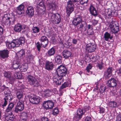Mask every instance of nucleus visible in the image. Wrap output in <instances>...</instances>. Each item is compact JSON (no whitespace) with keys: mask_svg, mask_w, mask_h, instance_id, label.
Returning a JSON list of instances; mask_svg holds the SVG:
<instances>
[{"mask_svg":"<svg viewBox=\"0 0 121 121\" xmlns=\"http://www.w3.org/2000/svg\"><path fill=\"white\" fill-rule=\"evenodd\" d=\"M72 22L75 27H76L78 30L81 32H84L87 30L88 34L89 35H92L93 32L92 31L90 32L89 30L92 28V26L90 24H87L86 22L82 20V17L80 15L76 16L73 18Z\"/></svg>","mask_w":121,"mask_h":121,"instance_id":"obj_1","label":"nucleus"},{"mask_svg":"<svg viewBox=\"0 0 121 121\" xmlns=\"http://www.w3.org/2000/svg\"><path fill=\"white\" fill-rule=\"evenodd\" d=\"M2 22L5 26H10L15 24L17 17L15 15L10 16V14L6 12H3Z\"/></svg>","mask_w":121,"mask_h":121,"instance_id":"obj_2","label":"nucleus"},{"mask_svg":"<svg viewBox=\"0 0 121 121\" xmlns=\"http://www.w3.org/2000/svg\"><path fill=\"white\" fill-rule=\"evenodd\" d=\"M26 80L27 82L31 86L38 87L40 85V84L35 78L31 75L30 73H29L26 76Z\"/></svg>","mask_w":121,"mask_h":121,"instance_id":"obj_3","label":"nucleus"},{"mask_svg":"<svg viewBox=\"0 0 121 121\" xmlns=\"http://www.w3.org/2000/svg\"><path fill=\"white\" fill-rule=\"evenodd\" d=\"M67 69L65 65H61L58 66L57 69L56 75L65 77L67 73Z\"/></svg>","mask_w":121,"mask_h":121,"instance_id":"obj_4","label":"nucleus"},{"mask_svg":"<svg viewBox=\"0 0 121 121\" xmlns=\"http://www.w3.org/2000/svg\"><path fill=\"white\" fill-rule=\"evenodd\" d=\"M109 27L112 32L114 34L117 33L119 31V25L115 21H112L110 22Z\"/></svg>","mask_w":121,"mask_h":121,"instance_id":"obj_5","label":"nucleus"},{"mask_svg":"<svg viewBox=\"0 0 121 121\" xmlns=\"http://www.w3.org/2000/svg\"><path fill=\"white\" fill-rule=\"evenodd\" d=\"M85 114V111L81 108H78L74 116L73 120L74 121H78L82 118V116Z\"/></svg>","mask_w":121,"mask_h":121,"instance_id":"obj_6","label":"nucleus"},{"mask_svg":"<svg viewBox=\"0 0 121 121\" xmlns=\"http://www.w3.org/2000/svg\"><path fill=\"white\" fill-rule=\"evenodd\" d=\"M74 6L73 3L71 2V0H69L67 2L66 7V12L69 16L74 11Z\"/></svg>","mask_w":121,"mask_h":121,"instance_id":"obj_7","label":"nucleus"},{"mask_svg":"<svg viewBox=\"0 0 121 121\" xmlns=\"http://www.w3.org/2000/svg\"><path fill=\"white\" fill-rule=\"evenodd\" d=\"M51 19L54 24H57L60 22L61 18L60 15L58 13H53L51 16Z\"/></svg>","mask_w":121,"mask_h":121,"instance_id":"obj_8","label":"nucleus"},{"mask_svg":"<svg viewBox=\"0 0 121 121\" xmlns=\"http://www.w3.org/2000/svg\"><path fill=\"white\" fill-rule=\"evenodd\" d=\"M43 104L44 108L48 110L52 108L54 106V103L51 100L44 101Z\"/></svg>","mask_w":121,"mask_h":121,"instance_id":"obj_9","label":"nucleus"},{"mask_svg":"<svg viewBox=\"0 0 121 121\" xmlns=\"http://www.w3.org/2000/svg\"><path fill=\"white\" fill-rule=\"evenodd\" d=\"M39 40L41 43L42 47L45 48L48 45L49 43V40L47 37L44 35L42 36Z\"/></svg>","mask_w":121,"mask_h":121,"instance_id":"obj_10","label":"nucleus"},{"mask_svg":"<svg viewBox=\"0 0 121 121\" xmlns=\"http://www.w3.org/2000/svg\"><path fill=\"white\" fill-rule=\"evenodd\" d=\"M96 46L94 43H90L86 45V50L88 53L94 52L96 49Z\"/></svg>","mask_w":121,"mask_h":121,"instance_id":"obj_11","label":"nucleus"},{"mask_svg":"<svg viewBox=\"0 0 121 121\" xmlns=\"http://www.w3.org/2000/svg\"><path fill=\"white\" fill-rule=\"evenodd\" d=\"M24 107V104L23 102L22 103L19 101L17 103L14 110V111L16 113H18L22 111Z\"/></svg>","mask_w":121,"mask_h":121,"instance_id":"obj_12","label":"nucleus"},{"mask_svg":"<svg viewBox=\"0 0 121 121\" xmlns=\"http://www.w3.org/2000/svg\"><path fill=\"white\" fill-rule=\"evenodd\" d=\"M30 102L33 104H37L39 103L40 101V98L35 95L31 96L29 98Z\"/></svg>","mask_w":121,"mask_h":121,"instance_id":"obj_13","label":"nucleus"},{"mask_svg":"<svg viewBox=\"0 0 121 121\" xmlns=\"http://www.w3.org/2000/svg\"><path fill=\"white\" fill-rule=\"evenodd\" d=\"M64 77L59 76L56 75L54 77V78L53 80L54 82L56 85H60L61 83H62L64 82V79L63 78Z\"/></svg>","mask_w":121,"mask_h":121,"instance_id":"obj_14","label":"nucleus"},{"mask_svg":"<svg viewBox=\"0 0 121 121\" xmlns=\"http://www.w3.org/2000/svg\"><path fill=\"white\" fill-rule=\"evenodd\" d=\"M9 51L7 49H4L0 51V58L1 59H5L9 56Z\"/></svg>","mask_w":121,"mask_h":121,"instance_id":"obj_15","label":"nucleus"},{"mask_svg":"<svg viewBox=\"0 0 121 121\" xmlns=\"http://www.w3.org/2000/svg\"><path fill=\"white\" fill-rule=\"evenodd\" d=\"M16 42L15 39H13L11 42L6 41L5 43L8 49H12L15 47H18Z\"/></svg>","mask_w":121,"mask_h":121,"instance_id":"obj_16","label":"nucleus"},{"mask_svg":"<svg viewBox=\"0 0 121 121\" xmlns=\"http://www.w3.org/2000/svg\"><path fill=\"white\" fill-rule=\"evenodd\" d=\"M117 82V81L114 78H111L108 81L107 85L108 87L114 88L116 86Z\"/></svg>","mask_w":121,"mask_h":121,"instance_id":"obj_17","label":"nucleus"},{"mask_svg":"<svg viewBox=\"0 0 121 121\" xmlns=\"http://www.w3.org/2000/svg\"><path fill=\"white\" fill-rule=\"evenodd\" d=\"M113 69L112 67H109L104 72V75L106 78H108L111 76Z\"/></svg>","mask_w":121,"mask_h":121,"instance_id":"obj_18","label":"nucleus"},{"mask_svg":"<svg viewBox=\"0 0 121 121\" xmlns=\"http://www.w3.org/2000/svg\"><path fill=\"white\" fill-rule=\"evenodd\" d=\"M5 97L4 98L10 102L13 99V96L11 93V91L10 90L4 92Z\"/></svg>","mask_w":121,"mask_h":121,"instance_id":"obj_19","label":"nucleus"},{"mask_svg":"<svg viewBox=\"0 0 121 121\" xmlns=\"http://www.w3.org/2000/svg\"><path fill=\"white\" fill-rule=\"evenodd\" d=\"M54 66L52 62L46 61L45 62V69L49 71L52 70L53 69Z\"/></svg>","mask_w":121,"mask_h":121,"instance_id":"obj_20","label":"nucleus"},{"mask_svg":"<svg viewBox=\"0 0 121 121\" xmlns=\"http://www.w3.org/2000/svg\"><path fill=\"white\" fill-rule=\"evenodd\" d=\"M25 56L27 60L30 62L32 61L34 58V57L32 54L31 51L29 50H27Z\"/></svg>","mask_w":121,"mask_h":121,"instance_id":"obj_21","label":"nucleus"},{"mask_svg":"<svg viewBox=\"0 0 121 121\" xmlns=\"http://www.w3.org/2000/svg\"><path fill=\"white\" fill-rule=\"evenodd\" d=\"M106 11L107 12L106 13V17L108 18H110L112 17L116 16L117 15L116 12H115L110 9L106 10Z\"/></svg>","mask_w":121,"mask_h":121,"instance_id":"obj_22","label":"nucleus"},{"mask_svg":"<svg viewBox=\"0 0 121 121\" xmlns=\"http://www.w3.org/2000/svg\"><path fill=\"white\" fill-rule=\"evenodd\" d=\"M26 14L29 15V17H32L34 15V11L33 7L31 6H28L26 11Z\"/></svg>","mask_w":121,"mask_h":121,"instance_id":"obj_23","label":"nucleus"},{"mask_svg":"<svg viewBox=\"0 0 121 121\" xmlns=\"http://www.w3.org/2000/svg\"><path fill=\"white\" fill-rule=\"evenodd\" d=\"M24 6L22 4L19 5L16 8V13L19 15L23 14L24 12Z\"/></svg>","mask_w":121,"mask_h":121,"instance_id":"obj_24","label":"nucleus"},{"mask_svg":"<svg viewBox=\"0 0 121 121\" xmlns=\"http://www.w3.org/2000/svg\"><path fill=\"white\" fill-rule=\"evenodd\" d=\"M47 5L48 10L52 9V11H54L55 8L57 7L55 4L51 2H48L47 4Z\"/></svg>","mask_w":121,"mask_h":121,"instance_id":"obj_25","label":"nucleus"},{"mask_svg":"<svg viewBox=\"0 0 121 121\" xmlns=\"http://www.w3.org/2000/svg\"><path fill=\"white\" fill-rule=\"evenodd\" d=\"M71 55V53L70 51L67 50H65L62 52V56L65 59L70 57Z\"/></svg>","mask_w":121,"mask_h":121,"instance_id":"obj_26","label":"nucleus"},{"mask_svg":"<svg viewBox=\"0 0 121 121\" xmlns=\"http://www.w3.org/2000/svg\"><path fill=\"white\" fill-rule=\"evenodd\" d=\"M20 64V59H16L13 61L12 66L14 69H17L19 68Z\"/></svg>","mask_w":121,"mask_h":121,"instance_id":"obj_27","label":"nucleus"},{"mask_svg":"<svg viewBox=\"0 0 121 121\" xmlns=\"http://www.w3.org/2000/svg\"><path fill=\"white\" fill-rule=\"evenodd\" d=\"M23 28L22 25L19 23H17L14 26V30L16 32H20L22 29Z\"/></svg>","mask_w":121,"mask_h":121,"instance_id":"obj_28","label":"nucleus"},{"mask_svg":"<svg viewBox=\"0 0 121 121\" xmlns=\"http://www.w3.org/2000/svg\"><path fill=\"white\" fill-rule=\"evenodd\" d=\"M89 10L91 14L95 17H96L97 16V13L96 10L95 8L92 5L90 6Z\"/></svg>","mask_w":121,"mask_h":121,"instance_id":"obj_29","label":"nucleus"},{"mask_svg":"<svg viewBox=\"0 0 121 121\" xmlns=\"http://www.w3.org/2000/svg\"><path fill=\"white\" fill-rule=\"evenodd\" d=\"M108 105L109 107L114 108L118 107L119 105L116 102L112 101H110L109 102Z\"/></svg>","mask_w":121,"mask_h":121,"instance_id":"obj_30","label":"nucleus"},{"mask_svg":"<svg viewBox=\"0 0 121 121\" xmlns=\"http://www.w3.org/2000/svg\"><path fill=\"white\" fill-rule=\"evenodd\" d=\"M17 44L18 47L20 45H22V44H23L25 42V39L24 37H20L19 39H15Z\"/></svg>","mask_w":121,"mask_h":121,"instance_id":"obj_31","label":"nucleus"},{"mask_svg":"<svg viewBox=\"0 0 121 121\" xmlns=\"http://www.w3.org/2000/svg\"><path fill=\"white\" fill-rule=\"evenodd\" d=\"M14 106V104L12 102H11L9 103L8 104V107L5 110V112H12Z\"/></svg>","mask_w":121,"mask_h":121,"instance_id":"obj_32","label":"nucleus"},{"mask_svg":"<svg viewBox=\"0 0 121 121\" xmlns=\"http://www.w3.org/2000/svg\"><path fill=\"white\" fill-rule=\"evenodd\" d=\"M6 116L5 117V118L7 121L12 120V121L14 119V116L12 112H6Z\"/></svg>","mask_w":121,"mask_h":121,"instance_id":"obj_33","label":"nucleus"},{"mask_svg":"<svg viewBox=\"0 0 121 121\" xmlns=\"http://www.w3.org/2000/svg\"><path fill=\"white\" fill-rule=\"evenodd\" d=\"M113 37L112 35H111V34L108 32H106L104 34V38L106 41H108L109 39L110 40L112 39Z\"/></svg>","mask_w":121,"mask_h":121,"instance_id":"obj_34","label":"nucleus"},{"mask_svg":"<svg viewBox=\"0 0 121 121\" xmlns=\"http://www.w3.org/2000/svg\"><path fill=\"white\" fill-rule=\"evenodd\" d=\"M44 96L46 98L50 97L52 94L51 90L46 89L44 91Z\"/></svg>","mask_w":121,"mask_h":121,"instance_id":"obj_35","label":"nucleus"},{"mask_svg":"<svg viewBox=\"0 0 121 121\" xmlns=\"http://www.w3.org/2000/svg\"><path fill=\"white\" fill-rule=\"evenodd\" d=\"M17 97L19 100V101L23 99V93L22 90H18L17 92L16 93Z\"/></svg>","mask_w":121,"mask_h":121,"instance_id":"obj_36","label":"nucleus"},{"mask_svg":"<svg viewBox=\"0 0 121 121\" xmlns=\"http://www.w3.org/2000/svg\"><path fill=\"white\" fill-rule=\"evenodd\" d=\"M55 52V50L53 47H52L47 52V54L48 57L53 55Z\"/></svg>","mask_w":121,"mask_h":121,"instance_id":"obj_37","label":"nucleus"},{"mask_svg":"<svg viewBox=\"0 0 121 121\" xmlns=\"http://www.w3.org/2000/svg\"><path fill=\"white\" fill-rule=\"evenodd\" d=\"M17 55L18 57L21 58H23L25 55V51L23 49L21 50L17 53Z\"/></svg>","mask_w":121,"mask_h":121,"instance_id":"obj_38","label":"nucleus"},{"mask_svg":"<svg viewBox=\"0 0 121 121\" xmlns=\"http://www.w3.org/2000/svg\"><path fill=\"white\" fill-rule=\"evenodd\" d=\"M56 62L58 64L61 63L62 61V58L61 56L57 55L56 56L55 58Z\"/></svg>","mask_w":121,"mask_h":121,"instance_id":"obj_39","label":"nucleus"},{"mask_svg":"<svg viewBox=\"0 0 121 121\" xmlns=\"http://www.w3.org/2000/svg\"><path fill=\"white\" fill-rule=\"evenodd\" d=\"M5 90L4 91H9L10 90L9 87L6 86L4 84L1 86V84L0 83V93L3 91Z\"/></svg>","mask_w":121,"mask_h":121,"instance_id":"obj_40","label":"nucleus"},{"mask_svg":"<svg viewBox=\"0 0 121 121\" xmlns=\"http://www.w3.org/2000/svg\"><path fill=\"white\" fill-rule=\"evenodd\" d=\"M28 67L26 64L22 65L20 67V70L21 72H26L28 69Z\"/></svg>","mask_w":121,"mask_h":121,"instance_id":"obj_41","label":"nucleus"},{"mask_svg":"<svg viewBox=\"0 0 121 121\" xmlns=\"http://www.w3.org/2000/svg\"><path fill=\"white\" fill-rule=\"evenodd\" d=\"M70 85H71V84H70L69 82H66L62 84L60 87L59 89L60 90H62L63 89L68 87Z\"/></svg>","mask_w":121,"mask_h":121,"instance_id":"obj_42","label":"nucleus"},{"mask_svg":"<svg viewBox=\"0 0 121 121\" xmlns=\"http://www.w3.org/2000/svg\"><path fill=\"white\" fill-rule=\"evenodd\" d=\"M92 67V64L90 63L87 66L86 70V72L89 73L88 74H92V72L90 70L91 69Z\"/></svg>","mask_w":121,"mask_h":121,"instance_id":"obj_43","label":"nucleus"},{"mask_svg":"<svg viewBox=\"0 0 121 121\" xmlns=\"http://www.w3.org/2000/svg\"><path fill=\"white\" fill-rule=\"evenodd\" d=\"M38 5L41 8H43V10H45V8H46L45 4L42 0H40L39 1Z\"/></svg>","mask_w":121,"mask_h":121,"instance_id":"obj_44","label":"nucleus"},{"mask_svg":"<svg viewBox=\"0 0 121 121\" xmlns=\"http://www.w3.org/2000/svg\"><path fill=\"white\" fill-rule=\"evenodd\" d=\"M32 33L33 34H35L39 33L40 31L39 28L37 26H33L32 28Z\"/></svg>","mask_w":121,"mask_h":121,"instance_id":"obj_45","label":"nucleus"},{"mask_svg":"<svg viewBox=\"0 0 121 121\" xmlns=\"http://www.w3.org/2000/svg\"><path fill=\"white\" fill-rule=\"evenodd\" d=\"M106 89L105 85H101L99 89L100 92L101 93H102L104 92Z\"/></svg>","mask_w":121,"mask_h":121,"instance_id":"obj_46","label":"nucleus"},{"mask_svg":"<svg viewBox=\"0 0 121 121\" xmlns=\"http://www.w3.org/2000/svg\"><path fill=\"white\" fill-rule=\"evenodd\" d=\"M59 110L57 107L55 108L52 110V114L53 115L56 116L58 113Z\"/></svg>","mask_w":121,"mask_h":121,"instance_id":"obj_47","label":"nucleus"},{"mask_svg":"<svg viewBox=\"0 0 121 121\" xmlns=\"http://www.w3.org/2000/svg\"><path fill=\"white\" fill-rule=\"evenodd\" d=\"M35 44L36 45V47L38 51L39 52H40V51L41 48L42 46L41 43H40L39 42H38L37 43L35 42Z\"/></svg>","mask_w":121,"mask_h":121,"instance_id":"obj_48","label":"nucleus"},{"mask_svg":"<svg viewBox=\"0 0 121 121\" xmlns=\"http://www.w3.org/2000/svg\"><path fill=\"white\" fill-rule=\"evenodd\" d=\"M4 76L8 79L10 80L11 79V76L10 74L5 71H4L3 72Z\"/></svg>","mask_w":121,"mask_h":121,"instance_id":"obj_49","label":"nucleus"},{"mask_svg":"<svg viewBox=\"0 0 121 121\" xmlns=\"http://www.w3.org/2000/svg\"><path fill=\"white\" fill-rule=\"evenodd\" d=\"M14 75L15 77L18 79H21L22 78V75L21 73L18 72L15 73Z\"/></svg>","mask_w":121,"mask_h":121,"instance_id":"obj_50","label":"nucleus"},{"mask_svg":"<svg viewBox=\"0 0 121 121\" xmlns=\"http://www.w3.org/2000/svg\"><path fill=\"white\" fill-rule=\"evenodd\" d=\"M104 63L102 61L98 63V67L100 70H101L104 67Z\"/></svg>","mask_w":121,"mask_h":121,"instance_id":"obj_51","label":"nucleus"},{"mask_svg":"<svg viewBox=\"0 0 121 121\" xmlns=\"http://www.w3.org/2000/svg\"><path fill=\"white\" fill-rule=\"evenodd\" d=\"M46 8H45V10H43V8H41L39 10V13L41 15L44 14L45 12Z\"/></svg>","mask_w":121,"mask_h":121,"instance_id":"obj_52","label":"nucleus"},{"mask_svg":"<svg viewBox=\"0 0 121 121\" xmlns=\"http://www.w3.org/2000/svg\"><path fill=\"white\" fill-rule=\"evenodd\" d=\"M4 101L3 104L2 105V107L4 108V107H5L7 104L8 101L4 98Z\"/></svg>","mask_w":121,"mask_h":121,"instance_id":"obj_53","label":"nucleus"},{"mask_svg":"<svg viewBox=\"0 0 121 121\" xmlns=\"http://www.w3.org/2000/svg\"><path fill=\"white\" fill-rule=\"evenodd\" d=\"M22 117H25L26 118H27L28 117L27 115V113L26 112H23L21 114Z\"/></svg>","mask_w":121,"mask_h":121,"instance_id":"obj_54","label":"nucleus"},{"mask_svg":"<svg viewBox=\"0 0 121 121\" xmlns=\"http://www.w3.org/2000/svg\"><path fill=\"white\" fill-rule=\"evenodd\" d=\"M90 107L88 105H87L86 106H84V107L83 108H81V109H83L84 110L85 113L87 111L89 110L90 109Z\"/></svg>","mask_w":121,"mask_h":121,"instance_id":"obj_55","label":"nucleus"},{"mask_svg":"<svg viewBox=\"0 0 121 121\" xmlns=\"http://www.w3.org/2000/svg\"><path fill=\"white\" fill-rule=\"evenodd\" d=\"M88 2V0H80V4L82 5L84 4H87Z\"/></svg>","mask_w":121,"mask_h":121,"instance_id":"obj_56","label":"nucleus"},{"mask_svg":"<svg viewBox=\"0 0 121 121\" xmlns=\"http://www.w3.org/2000/svg\"><path fill=\"white\" fill-rule=\"evenodd\" d=\"M65 47L69 48L71 45V43L70 42H65Z\"/></svg>","mask_w":121,"mask_h":121,"instance_id":"obj_57","label":"nucleus"},{"mask_svg":"<svg viewBox=\"0 0 121 121\" xmlns=\"http://www.w3.org/2000/svg\"><path fill=\"white\" fill-rule=\"evenodd\" d=\"M41 121H49V119L46 117H43L41 119Z\"/></svg>","mask_w":121,"mask_h":121,"instance_id":"obj_58","label":"nucleus"},{"mask_svg":"<svg viewBox=\"0 0 121 121\" xmlns=\"http://www.w3.org/2000/svg\"><path fill=\"white\" fill-rule=\"evenodd\" d=\"M117 121H121V113L117 116Z\"/></svg>","mask_w":121,"mask_h":121,"instance_id":"obj_59","label":"nucleus"},{"mask_svg":"<svg viewBox=\"0 0 121 121\" xmlns=\"http://www.w3.org/2000/svg\"><path fill=\"white\" fill-rule=\"evenodd\" d=\"M100 113H103L104 112L105 109L103 107H99Z\"/></svg>","mask_w":121,"mask_h":121,"instance_id":"obj_60","label":"nucleus"},{"mask_svg":"<svg viewBox=\"0 0 121 121\" xmlns=\"http://www.w3.org/2000/svg\"><path fill=\"white\" fill-rule=\"evenodd\" d=\"M85 121H92L91 118L89 116H87L85 118Z\"/></svg>","mask_w":121,"mask_h":121,"instance_id":"obj_61","label":"nucleus"},{"mask_svg":"<svg viewBox=\"0 0 121 121\" xmlns=\"http://www.w3.org/2000/svg\"><path fill=\"white\" fill-rule=\"evenodd\" d=\"M78 42V39L75 38L72 39V43L74 44H76Z\"/></svg>","mask_w":121,"mask_h":121,"instance_id":"obj_62","label":"nucleus"},{"mask_svg":"<svg viewBox=\"0 0 121 121\" xmlns=\"http://www.w3.org/2000/svg\"><path fill=\"white\" fill-rule=\"evenodd\" d=\"M86 9V7L83 5L81 6H80L79 7V9L82 10H84L85 9Z\"/></svg>","mask_w":121,"mask_h":121,"instance_id":"obj_63","label":"nucleus"},{"mask_svg":"<svg viewBox=\"0 0 121 121\" xmlns=\"http://www.w3.org/2000/svg\"><path fill=\"white\" fill-rule=\"evenodd\" d=\"M27 118H26L25 117H21L20 118V121H27Z\"/></svg>","mask_w":121,"mask_h":121,"instance_id":"obj_64","label":"nucleus"}]
</instances>
